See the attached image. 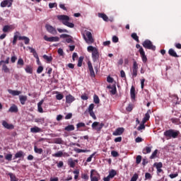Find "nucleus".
<instances>
[{
  "mask_svg": "<svg viewBox=\"0 0 181 181\" xmlns=\"http://www.w3.org/2000/svg\"><path fill=\"white\" fill-rule=\"evenodd\" d=\"M58 21H60L65 26L68 28H74V23H70V17L66 15H59L57 16Z\"/></svg>",
  "mask_w": 181,
  "mask_h": 181,
  "instance_id": "obj_1",
  "label": "nucleus"
},
{
  "mask_svg": "<svg viewBox=\"0 0 181 181\" xmlns=\"http://www.w3.org/2000/svg\"><path fill=\"white\" fill-rule=\"evenodd\" d=\"M52 156H54V158H62V156H63V151H59L57 153L52 154Z\"/></svg>",
  "mask_w": 181,
  "mask_h": 181,
  "instance_id": "obj_45",
  "label": "nucleus"
},
{
  "mask_svg": "<svg viewBox=\"0 0 181 181\" xmlns=\"http://www.w3.org/2000/svg\"><path fill=\"white\" fill-rule=\"evenodd\" d=\"M60 37L62 39H66L65 42H66V43H74V40H73V37H71V35H69V34H62L60 35Z\"/></svg>",
  "mask_w": 181,
  "mask_h": 181,
  "instance_id": "obj_7",
  "label": "nucleus"
},
{
  "mask_svg": "<svg viewBox=\"0 0 181 181\" xmlns=\"http://www.w3.org/2000/svg\"><path fill=\"white\" fill-rule=\"evenodd\" d=\"M19 40H24L25 45H29V42H30L29 37L25 36L19 37Z\"/></svg>",
  "mask_w": 181,
  "mask_h": 181,
  "instance_id": "obj_34",
  "label": "nucleus"
},
{
  "mask_svg": "<svg viewBox=\"0 0 181 181\" xmlns=\"http://www.w3.org/2000/svg\"><path fill=\"white\" fill-rule=\"evenodd\" d=\"M125 131V129L124 127H118L116 129V130L112 133V135L114 136H118L119 135H122L124 134V132Z\"/></svg>",
  "mask_w": 181,
  "mask_h": 181,
  "instance_id": "obj_12",
  "label": "nucleus"
},
{
  "mask_svg": "<svg viewBox=\"0 0 181 181\" xmlns=\"http://www.w3.org/2000/svg\"><path fill=\"white\" fill-rule=\"evenodd\" d=\"M43 59H45V60H46L47 62V63H50V62H52V60H53V57H52V56H47V55H46V54H44L43 55Z\"/></svg>",
  "mask_w": 181,
  "mask_h": 181,
  "instance_id": "obj_37",
  "label": "nucleus"
},
{
  "mask_svg": "<svg viewBox=\"0 0 181 181\" xmlns=\"http://www.w3.org/2000/svg\"><path fill=\"white\" fill-rule=\"evenodd\" d=\"M86 127V124L83 122H79L76 124V128L78 129V128H84Z\"/></svg>",
  "mask_w": 181,
  "mask_h": 181,
  "instance_id": "obj_59",
  "label": "nucleus"
},
{
  "mask_svg": "<svg viewBox=\"0 0 181 181\" xmlns=\"http://www.w3.org/2000/svg\"><path fill=\"white\" fill-rule=\"evenodd\" d=\"M156 155H158V149H156L150 156V159H155L156 158Z\"/></svg>",
  "mask_w": 181,
  "mask_h": 181,
  "instance_id": "obj_52",
  "label": "nucleus"
},
{
  "mask_svg": "<svg viewBox=\"0 0 181 181\" xmlns=\"http://www.w3.org/2000/svg\"><path fill=\"white\" fill-rule=\"evenodd\" d=\"M20 103L22 105H25V103H26V100H28V97L25 95H20Z\"/></svg>",
  "mask_w": 181,
  "mask_h": 181,
  "instance_id": "obj_30",
  "label": "nucleus"
},
{
  "mask_svg": "<svg viewBox=\"0 0 181 181\" xmlns=\"http://www.w3.org/2000/svg\"><path fill=\"white\" fill-rule=\"evenodd\" d=\"M45 29H47V32L51 33V35H57V30L49 24L45 25Z\"/></svg>",
  "mask_w": 181,
  "mask_h": 181,
  "instance_id": "obj_8",
  "label": "nucleus"
},
{
  "mask_svg": "<svg viewBox=\"0 0 181 181\" xmlns=\"http://www.w3.org/2000/svg\"><path fill=\"white\" fill-rule=\"evenodd\" d=\"M171 122H173V124H177V125H178V124L180 123V119L177 118H172Z\"/></svg>",
  "mask_w": 181,
  "mask_h": 181,
  "instance_id": "obj_55",
  "label": "nucleus"
},
{
  "mask_svg": "<svg viewBox=\"0 0 181 181\" xmlns=\"http://www.w3.org/2000/svg\"><path fill=\"white\" fill-rule=\"evenodd\" d=\"M84 60V57H80L78 61V67H81L83 66V62Z\"/></svg>",
  "mask_w": 181,
  "mask_h": 181,
  "instance_id": "obj_46",
  "label": "nucleus"
},
{
  "mask_svg": "<svg viewBox=\"0 0 181 181\" xmlns=\"http://www.w3.org/2000/svg\"><path fill=\"white\" fill-rule=\"evenodd\" d=\"M8 92L9 93V94H11V95H19L20 94L22 93V92H21L20 90H13L12 89H8Z\"/></svg>",
  "mask_w": 181,
  "mask_h": 181,
  "instance_id": "obj_24",
  "label": "nucleus"
},
{
  "mask_svg": "<svg viewBox=\"0 0 181 181\" xmlns=\"http://www.w3.org/2000/svg\"><path fill=\"white\" fill-rule=\"evenodd\" d=\"M142 46L144 47V49H148V50H156V47L153 45L152 42L150 40H146L143 42Z\"/></svg>",
  "mask_w": 181,
  "mask_h": 181,
  "instance_id": "obj_2",
  "label": "nucleus"
},
{
  "mask_svg": "<svg viewBox=\"0 0 181 181\" xmlns=\"http://www.w3.org/2000/svg\"><path fill=\"white\" fill-rule=\"evenodd\" d=\"M86 36L88 37L85 38V40L86 42H88V45H91V43H94V38H93V34L90 31H86Z\"/></svg>",
  "mask_w": 181,
  "mask_h": 181,
  "instance_id": "obj_6",
  "label": "nucleus"
},
{
  "mask_svg": "<svg viewBox=\"0 0 181 181\" xmlns=\"http://www.w3.org/2000/svg\"><path fill=\"white\" fill-rule=\"evenodd\" d=\"M111 155H112V156H113V158H117L119 156L118 152H117L115 151H112L111 152Z\"/></svg>",
  "mask_w": 181,
  "mask_h": 181,
  "instance_id": "obj_64",
  "label": "nucleus"
},
{
  "mask_svg": "<svg viewBox=\"0 0 181 181\" xmlns=\"http://www.w3.org/2000/svg\"><path fill=\"white\" fill-rule=\"evenodd\" d=\"M132 77H136L138 76V63L136 61L133 62V67H132Z\"/></svg>",
  "mask_w": 181,
  "mask_h": 181,
  "instance_id": "obj_9",
  "label": "nucleus"
},
{
  "mask_svg": "<svg viewBox=\"0 0 181 181\" xmlns=\"http://www.w3.org/2000/svg\"><path fill=\"white\" fill-rule=\"evenodd\" d=\"M2 70L3 71H4V73H9L10 71L9 68H8V66H6V64H3Z\"/></svg>",
  "mask_w": 181,
  "mask_h": 181,
  "instance_id": "obj_50",
  "label": "nucleus"
},
{
  "mask_svg": "<svg viewBox=\"0 0 181 181\" xmlns=\"http://www.w3.org/2000/svg\"><path fill=\"white\" fill-rule=\"evenodd\" d=\"M43 103H45V100H42L37 103L38 112L43 113V107H42V105H43Z\"/></svg>",
  "mask_w": 181,
  "mask_h": 181,
  "instance_id": "obj_22",
  "label": "nucleus"
},
{
  "mask_svg": "<svg viewBox=\"0 0 181 181\" xmlns=\"http://www.w3.org/2000/svg\"><path fill=\"white\" fill-rule=\"evenodd\" d=\"M12 2H13V0H4L3 1L1 2L0 6L1 8H8L12 6Z\"/></svg>",
  "mask_w": 181,
  "mask_h": 181,
  "instance_id": "obj_10",
  "label": "nucleus"
},
{
  "mask_svg": "<svg viewBox=\"0 0 181 181\" xmlns=\"http://www.w3.org/2000/svg\"><path fill=\"white\" fill-rule=\"evenodd\" d=\"M65 131H68V132H70V131H74L75 129V127H74V125L73 124H69L68 126H66L65 128H64Z\"/></svg>",
  "mask_w": 181,
  "mask_h": 181,
  "instance_id": "obj_36",
  "label": "nucleus"
},
{
  "mask_svg": "<svg viewBox=\"0 0 181 181\" xmlns=\"http://www.w3.org/2000/svg\"><path fill=\"white\" fill-rule=\"evenodd\" d=\"M75 100H76V98L71 94L66 96V103L67 104H71V103H73V101H75Z\"/></svg>",
  "mask_w": 181,
  "mask_h": 181,
  "instance_id": "obj_20",
  "label": "nucleus"
},
{
  "mask_svg": "<svg viewBox=\"0 0 181 181\" xmlns=\"http://www.w3.org/2000/svg\"><path fill=\"white\" fill-rule=\"evenodd\" d=\"M132 37L134 39V40H136L137 43H139V37H138V35H136V33H133L132 34Z\"/></svg>",
  "mask_w": 181,
  "mask_h": 181,
  "instance_id": "obj_43",
  "label": "nucleus"
},
{
  "mask_svg": "<svg viewBox=\"0 0 181 181\" xmlns=\"http://www.w3.org/2000/svg\"><path fill=\"white\" fill-rule=\"evenodd\" d=\"M152 179V175L149 173H145V180H151Z\"/></svg>",
  "mask_w": 181,
  "mask_h": 181,
  "instance_id": "obj_53",
  "label": "nucleus"
},
{
  "mask_svg": "<svg viewBox=\"0 0 181 181\" xmlns=\"http://www.w3.org/2000/svg\"><path fill=\"white\" fill-rule=\"evenodd\" d=\"M130 96L132 100H135V87L132 86L130 89Z\"/></svg>",
  "mask_w": 181,
  "mask_h": 181,
  "instance_id": "obj_33",
  "label": "nucleus"
},
{
  "mask_svg": "<svg viewBox=\"0 0 181 181\" xmlns=\"http://www.w3.org/2000/svg\"><path fill=\"white\" fill-rule=\"evenodd\" d=\"M88 68L90 72V77H95V72H94V68H93V64L91 62H88Z\"/></svg>",
  "mask_w": 181,
  "mask_h": 181,
  "instance_id": "obj_14",
  "label": "nucleus"
},
{
  "mask_svg": "<svg viewBox=\"0 0 181 181\" xmlns=\"http://www.w3.org/2000/svg\"><path fill=\"white\" fill-rule=\"evenodd\" d=\"M98 18H101L105 22H108V16L104 13H98Z\"/></svg>",
  "mask_w": 181,
  "mask_h": 181,
  "instance_id": "obj_26",
  "label": "nucleus"
},
{
  "mask_svg": "<svg viewBox=\"0 0 181 181\" xmlns=\"http://www.w3.org/2000/svg\"><path fill=\"white\" fill-rule=\"evenodd\" d=\"M92 59L94 63L100 59V54L98 53V49H95L93 52H92Z\"/></svg>",
  "mask_w": 181,
  "mask_h": 181,
  "instance_id": "obj_16",
  "label": "nucleus"
},
{
  "mask_svg": "<svg viewBox=\"0 0 181 181\" xmlns=\"http://www.w3.org/2000/svg\"><path fill=\"white\" fill-rule=\"evenodd\" d=\"M35 122L43 124L45 122V118L40 117V118H35L34 119Z\"/></svg>",
  "mask_w": 181,
  "mask_h": 181,
  "instance_id": "obj_47",
  "label": "nucleus"
},
{
  "mask_svg": "<svg viewBox=\"0 0 181 181\" xmlns=\"http://www.w3.org/2000/svg\"><path fill=\"white\" fill-rule=\"evenodd\" d=\"M26 73H28L29 74H32L33 73V69L32 66L27 65L25 69Z\"/></svg>",
  "mask_w": 181,
  "mask_h": 181,
  "instance_id": "obj_38",
  "label": "nucleus"
},
{
  "mask_svg": "<svg viewBox=\"0 0 181 181\" xmlns=\"http://www.w3.org/2000/svg\"><path fill=\"white\" fill-rule=\"evenodd\" d=\"M117 175V171L115 170H111L110 172H109V177L112 179L113 177H115Z\"/></svg>",
  "mask_w": 181,
  "mask_h": 181,
  "instance_id": "obj_39",
  "label": "nucleus"
},
{
  "mask_svg": "<svg viewBox=\"0 0 181 181\" xmlns=\"http://www.w3.org/2000/svg\"><path fill=\"white\" fill-rule=\"evenodd\" d=\"M133 109L134 106L131 104H129L128 107L126 108L127 111H128L129 112H131V111H132Z\"/></svg>",
  "mask_w": 181,
  "mask_h": 181,
  "instance_id": "obj_61",
  "label": "nucleus"
},
{
  "mask_svg": "<svg viewBox=\"0 0 181 181\" xmlns=\"http://www.w3.org/2000/svg\"><path fill=\"white\" fill-rule=\"evenodd\" d=\"M81 100H83V101H86L87 100H88V96L87 95V94L84 93L81 96Z\"/></svg>",
  "mask_w": 181,
  "mask_h": 181,
  "instance_id": "obj_62",
  "label": "nucleus"
},
{
  "mask_svg": "<svg viewBox=\"0 0 181 181\" xmlns=\"http://www.w3.org/2000/svg\"><path fill=\"white\" fill-rule=\"evenodd\" d=\"M100 180V174L95 170H91L90 171V181Z\"/></svg>",
  "mask_w": 181,
  "mask_h": 181,
  "instance_id": "obj_4",
  "label": "nucleus"
},
{
  "mask_svg": "<svg viewBox=\"0 0 181 181\" xmlns=\"http://www.w3.org/2000/svg\"><path fill=\"white\" fill-rule=\"evenodd\" d=\"M73 173L75 175H74L75 180H77V179H78V175H80V170H74Z\"/></svg>",
  "mask_w": 181,
  "mask_h": 181,
  "instance_id": "obj_48",
  "label": "nucleus"
},
{
  "mask_svg": "<svg viewBox=\"0 0 181 181\" xmlns=\"http://www.w3.org/2000/svg\"><path fill=\"white\" fill-rule=\"evenodd\" d=\"M2 125L4 128H6V129H13L15 128V126H13V124H8L6 122V121L3 120L2 122Z\"/></svg>",
  "mask_w": 181,
  "mask_h": 181,
  "instance_id": "obj_18",
  "label": "nucleus"
},
{
  "mask_svg": "<svg viewBox=\"0 0 181 181\" xmlns=\"http://www.w3.org/2000/svg\"><path fill=\"white\" fill-rule=\"evenodd\" d=\"M44 39L46 42H59L60 40L59 37H47V35H45Z\"/></svg>",
  "mask_w": 181,
  "mask_h": 181,
  "instance_id": "obj_15",
  "label": "nucleus"
},
{
  "mask_svg": "<svg viewBox=\"0 0 181 181\" xmlns=\"http://www.w3.org/2000/svg\"><path fill=\"white\" fill-rule=\"evenodd\" d=\"M34 151L35 152V153H39V155H42V153H43V148H39L37 146H35Z\"/></svg>",
  "mask_w": 181,
  "mask_h": 181,
  "instance_id": "obj_35",
  "label": "nucleus"
},
{
  "mask_svg": "<svg viewBox=\"0 0 181 181\" xmlns=\"http://www.w3.org/2000/svg\"><path fill=\"white\" fill-rule=\"evenodd\" d=\"M142 162V156H137L136 158V165H139Z\"/></svg>",
  "mask_w": 181,
  "mask_h": 181,
  "instance_id": "obj_51",
  "label": "nucleus"
},
{
  "mask_svg": "<svg viewBox=\"0 0 181 181\" xmlns=\"http://www.w3.org/2000/svg\"><path fill=\"white\" fill-rule=\"evenodd\" d=\"M30 132H32L33 134H37V132H42V129L35 126L34 127L30 129Z\"/></svg>",
  "mask_w": 181,
  "mask_h": 181,
  "instance_id": "obj_27",
  "label": "nucleus"
},
{
  "mask_svg": "<svg viewBox=\"0 0 181 181\" xmlns=\"http://www.w3.org/2000/svg\"><path fill=\"white\" fill-rule=\"evenodd\" d=\"M64 98V96L62 93H58V94L56 95V98L58 100H63Z\"/></svg>",
  "mask_w": 181,
  "mask_h": 181,
  "instance_id": "obj_60",
  "label": "nucleus"
},
{
  "mask_svg": "<svg viewBox=\"0 0 181 181\" xmlns=\"http://www.w3.org/2000/svg\"><path fill=\"white\" fill-rule=\"evenodd\" d=\"M168 54H170L172 57H179V55H177V53L175 51V49L170 48L168 50Z\"/></svg>",
  "mask_w": 181,
  "mask_h": 181,
  "instance_id": "obj_25",
  "label": "nucleus"
},
{
  "mask_svg": "<svg viewBox=\"0 0 181 181\" xmlns=\"http://www.w3.org/2000/svg\"><path fill=\"white\" fill-rule=\"evenodd\" d=\"M139 52L140 56L142 59V62L144 63H146V62H148V58L146 57V55L145 54V51L144 50V48L141 47L139 49Z\"/></svg>",
  "mask_w": 181,
  "mask_h": 181,
  "instance_id": "obj_11",
  "label": "nucleus"
},
{
  "mask_svg": "<svg viewBox=\"0 0 181 181\" xmlns=\"http://www.w3.org/2000/svg\"><path fill=\"white\" fill-rule=\"evenodd\" d=\"M76 162L77 163L78 160H73V158H70L68 160V165H69V166H70V168H75L76 167Z\"/></svg>",
  "mask_w": 181,
  "mask_h": 181,
  "instance_id": "obj_28",
  "label": "nucleus"
},
{
  "mask_svg": "<svg viewBox=\"0 0 181 181\" xmlns=\"http://www.w3.org/2000/svg\"><path fill=\"white\" fill-rule=\"evenodd\" d=\"M18 68L23 67V65L25 64V62H23V59L22 58H19L17 62Z\"/></svg>",
  "mask_w": 181,
  "mask_h": 181,
  "instance_id": "obj_44",
  "label": "nucleus"
},
{
  "mask_svg": "<svg viewBox=\"0 0 181 181\" xmlns=\"http://www.w3.org/2000/svg\"><path fill=\"white\" fill-rule=\"evenodd\" d=\"M18 106H16V105H13L11 107H10L8 110L9 112H18Z\"/></svg>",
  "mask_w": 181,
  "mask_h": 181,
  "instance_id": "obj_32",
  "label": "nucleus"
},
{
  "mask_svg": "<svg viewBox=\"0 0 181 181\" xmlns=\"http://www.w3.org/2000/svg\"><path fill=\"white\" fill-rule=\"evenodd\" d=\"M151 151H152V146L151 147L146 146L142 151L144 155H146V153H151Z\"/></svg>",
  "mask_w": 181,
  "mask_h": 181,
  "instance_id": "obj_29",
  "label": "nucleus"
},
{
  "mask_svg": "<svg viewBox=\"0 0 181 181\" xmlns=\"http://www.w3.org/2000/svg\"><path fill=\"white\" fill-rule=\"evenodd\" d=\"M139 177V175L136 173H135L131 178L130 181H136L138 180V178Z\"/></svg>",
  "mask_w": 181,
  "mask_h": 181,
  "instance_id": "obj_57",
  "label": "nucleus"
},
{
  "mask_svg": "<svg viewBox=\"0 0 181 181\" xmlns=\"http://www.w3.org/2000/svg\"><path fill=\"white\" fill-rule=\"evenodd\" d=\"M93 103H95V104H100V98H98V95H93Z\"/></svg>",
  "mask_w": 181,
  "mask_h": 181,
  "instance_id": "obj_49",
  "label": "nucleus"
},
{
  "mask_svg": "<svg viewBox=\"0 0 181 181\" xmlns=\"http://www.w3.org/2000/svg\"><path fill=\"white\" fill-rule=\"evenodd\" d=\"M11 25H4L3 29H2V31L4 33H6L8 32H11Z\"/></svg>",
  "mask_w": 181,
  "mask_h": 181,
  "instance_id": "obj_40",
  "label": "nucleus"
},
{
  "mask_svg": "<svg viewBox=\"0 0 181 181\" xmlns=\"http://www.w3.org/2000/svg\"><path fill=\"white\" fill-rule=\"evenodd\" d=\"M93 110H94V103H91L88 108V112H92Z\"/></svg>",
  "mask_w": 181,
  "mask_h": 181,
  "instance_id": "obj_63",
  "label": "nucleus"
},
{
  "mask_svg": "<svg viewBox=\"0 0 181 181\" xmlns=\"http://www.w3.org/2000/svg\"><path fill=\"white\" fill-rule=\"evenodd\" d=\"M12 154L11 153H8L7 155L5 156V159L6 160H8V162H11V160H12Z\"/></svg>",
  "mask_w": 181,
  "mask_h": 181,
  "instance_id": "obj_54",
  "label": "nucleus"
},
{
  "mask_svg": "<svg viewBox=\"0 0 181 181\" xmlns=\"http://www.w3.org/2000/svg\"><path fill=\"white\" fill-rule=\"evenodd\" d=\"M8 175L10 176L11 181H18L16 175H15L13 173H9Z\"/></svg>",
  "mask_w": 181,
  "mask_h": 181,
  "instance_id": "obj_41",
  "label": "nucleus"
},
{
  "mask_svg": "<svg viewBox=\"0 0 181 181\" xmlns=\"http://www.w3.org/2000/svg\"><path fill=\"white\" fill-rule=\"evenodd\" d=\"M54 144L62 145L63 144V139L62 138H57L54 139Z\"/></svg>",
  "mask_w": 181,
  "mask_h": 181,
  "instance_id": "obj_42",
  "label": "nucleus"
},
{
  "mask_svg": "<svg viewBox=\"0 0 181 181\" xmlns=\"http://www.w3.org/2000/svg\"><path fill=\"white\" fill-rule=\"evenodd\" d=\"M164 136H166V138H177L179 136V132H175L173 129H169L164 132Z\"/></svg>",
  "mask_w": 181,
  "mask_h": 181,
  "instance_id": "obj_3",
  "label": "nucleus"
},
{
  "mask_svg": "<svg viewBox=\"0 0 181 181\" xmlns=\"http://www.w3.org/2000/svg\"><path fill=\"white\" fill-rule=\"evenodd\" d=\"M87 49H88V52H92V53H94V52L95 50H97V48H95V47H94L93 46H88Z\"/></svg>",
  "mask_w": 181,
  "mask_h": 181,
  "instance_id": "obj_58",
  "label": "nucleus"
},
{
  "mask_svg": "<svg viewBox=\"0 0 181 181\" xmlns=\"http://www.w3.org/2000/svg\"><path fill=\"white\" fill-rule=\"evenodd\" d=\"M23 156H25V153H23V151H19L15 154L13 159H18V158H23Z\"/></svg>",
  "mask_w": 181,
  "mask_h": 181,
  "instance_id": "obj_23",
  "label": "nucleus"
},
{
  "mask_svg": "<svg viewBox=\"0 0 181 181\" xmlns=\"http://www.w3.org/2000/svg\"><path fill=\"white\" fill-rule=\"evenodd\" d=\"M153 166L155 168H156L157 173H163V170H162V168H163V164L161 162L155 163L153 164Z\"/></svg>",
  "mask_w": 181,
  "mask_h": 181,
  "instance_id": "obj_13",
  "label": "nucleus"
},
{
  "mask_svg": "<svg viewBox=\"0 0 181 181\" xmlns=\"http://www.w3.org/2000/svg\"><path fill=\"white\" fill-rule=\"evenodd\" d=\"M107 88H109L110 90V93L112 95H115V94H117V85L113 84L112 86H108Z\"/></svg>",
  "mask_w": 181,
  "mask_h": 181,
  "instance_id": "obj_19",
  "label": "nucleus"
},
{
  "mask_svg": "<svg viewBox=\"0 0 181 181\" xmlns=\"http://www.w3.org/2000/svg\"><path fill=\"white\" fill-rule=\"evenodd\" d=\"M149 114H151V110H148L145 114V116L142 120L143 124H146L147 121H149V118H151V115H149Z\"/></svg>",
  "mask_w": 181,
  "mask_h": 181,
  "instance_id": "obj_21",
  "label": "nucleus"
},
{
  "mask_svg": "<svg viewBox=\"0 0 181 181\" xmlns=\"http://www.w3.org/2000/svg\"><path fill=\"white\" fill-rule=\"evenodd\" d=\"M74 151L75 152H76V153H87V152H90V150H87V149H86V150H84V149H80V148H75L74 149Z\"/></svg>",
  "mask_w": 181,
  "mask_h": 181,
  "instance_id": "obj_31",
  "label": "nucleus"
},
{
  "mask_svg": "<svg viewBox=\"0 0 181 181\" xmlns=\"http://www.w3.org/2000/svg\"><path fill=\"white\" fill-rule=\"evenodd\" d=\"M19 37H21V33L17 31V32H16L14 33L13 40L12 41L13 46H16V42H18V39L19 40Z\"/></svg>",
  "mask_w": 181,
  "mask_h": 181,
  "instance_id": "obj_17",
  "label": "nucleus"
},
{
  "mask_svg": "<svg viewBox=\"0 0 181 181\" xmlns=\"http://www.w3.org/2000/svg\"><path fill=\"white\" fill-rule=\"evenodd\" d=\"M97 154V152H94L93 153H92L86 160V162H91V160H93V158L94 157L95 155Z\"/></svg>",
  "mask_w": 181,
  "mask_h": 181,
  "instance_id": "obj_56",
  "label": "nucleus"
},
{
  "mask_svg": "<svg viewBox=\"0 0 181 181\" xmlns=\"http://www.w3.org/2000/svg\"><path fill=\"white\" fill-rule=\"evenodd\" d=\"M104 127V123H100L98 122H94L92 124V128L93 129H96V131H98V132H100V131H101V129H103V127Z\"/></svg>",
  "mask_w": 181,
  "mask_h": 181,
  "instance_id": "obj_5",
  "label": "nucleus"
}]
</instances>
